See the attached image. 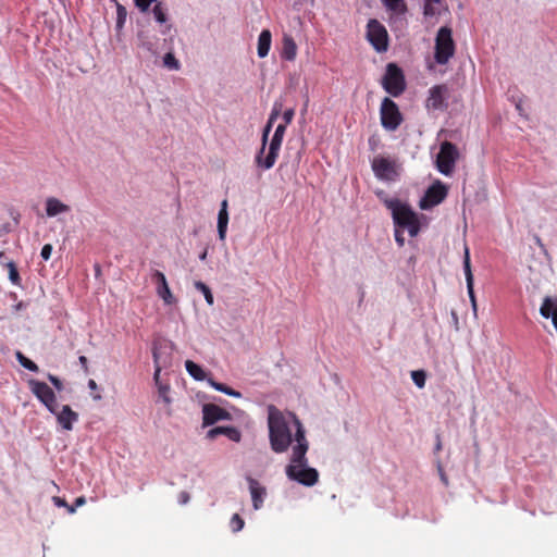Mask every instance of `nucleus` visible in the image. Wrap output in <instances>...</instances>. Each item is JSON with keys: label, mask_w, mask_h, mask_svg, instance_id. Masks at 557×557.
Instances as JSON below:
<instances>
[{"label": "nucleus", "mask_w": 557, "mask_h": 557, "mask_svg": "<svg viewBox=\"0 0 557 557\" xmlns=\"http://www.w3.org/2000/svg\"><path fill=\"white\" fill-rule=\"evenodd\" d=\"M28 387L30 392L37 397V399L51 412L57 413L58 401L57 396L52 388L45 382L30 379L28 381Z\"/></svg>", "instance_id": "1a4fd4ad"}, {"label": "nucleus", "mask_w": 557, "mask_h": 557, "mask_svg": "<svg viewBox=\"0 0 557 557\" xmlns=\"http://www.w3.org/2000/svg\"><path fill=\"white\" fill-rule=\"evenodd\" d=\"M230 525L233 532H239L244 528L245 521L238 513H234L231 518Z\"/></svg>", "instance_id": "72a5a7b5"}, {"label": "nucleus", "mask_w": 557, "mask_h": 557, "mask_svg": "<svg viewBox=\"0 0 557 557\" xmlns=\"http://www.w3.org/2000/svg\"><path fill=\"white\" fill-rule=\"evenodd\" d=\"M16 359L18 360L21 366H23L25 369L32 372H37L39 370L38 366L33 360L25 357L21 351L16 352Z\"/></svg>", "instance_id": "c85d7f7f"}, {"label": "nucleus", "mask_w": 557, "mask_h": 557, "mask_svg": "<svg viewBox=\"0 0 557 557\" xmlns=\"http://www.w3.org/2000/svg\"><path fill=\"white\" fill-rule=\"evenodd\" d=\"M79 364L82 366L85 372H88V359L85 356H81L78 358Z\"/></svg>", "instance_id": "49530a36"}, {"label": "nucleus", "mask_w": 557, "mask_h": 557, "mask_svg": "<svg viewBox=\"0 0 557 557\" xmlns=\"http://www.w3.org/2000/svg\"><path fill=\"white\" fill-rule=\"evenodd\" d=\"M294 116H295V110L293 108L287 109L283 113V121H284V123H282L281 125H285V127H287V125L292 123Z\"/></svg>", "instance_id": "ea45409f"}, {"label": "nucleus", "mask_w": 557, "mask_h": 557, "mask_svg": "<svg viewBox=\"0 0 557 557\" xmlns=\"http://www.w3.org/2000/svg\"><path fill=\"white\" fill-rule=\"evenodd\" d=\"M152 281L157 284V294L166 305H172L175 302V298L171 293V289L168 285L165 275L156 270L152 274Z\"/></svg>", "instance_id": "2eb2a0df"}, {"label": "nucleus", "mask_w": 557, "mask_h": 557, "mask_svg": "<svg viewBox=\"0 0 557 557\" xmlns=\"http://www.w3.org/2000/svg\"><path fill=\"white\" fill-rule=\"evenodd\" d=\"M70 210V206L63 203L55 197H48L46 199V214L49 218H53L62 213H67Z\"/></svg>", "instance_id": "aec40b11"}, {"label": "nucleus", "mask_w": 557, "mask_h": 557, "mask_svg": "<svg viewBox=\"0 0 557 557\" xmlns=\"http://www.w3.org/2000/svg\"><path fill=\"white\" fill-rule=\"evenodd\" d=\"M24 307L23 302H20L15 306L16 310H21Z\"/></svg>", "instance_id": "5fc2aeb1"}, {"label": "nucleus", "mask_w": 557, "mask_h": 557, "mask_svg": "<svg viewBox=\"0 0 557 557\" xmlns=\"http://www.w3.org/2000/svg\"><path fill=\"white\" fill-rule=\"evenodd\" d=\"M411 379L419 388H423L425 385L426 374L423 370H414L411 372Z\"/></svg>", "instance_id": "2f4dec72"}, {"label": "nucleus", "mask_w": 557, "mask_h": 557, "mask_svg": "<svg viewBox=\"0 0 557 557\" xmlns=\"http://www.w3.org/2000/svg\"><path fill=\"white\" fill-rule=\"evenodd\" d=\"M8 272H9V280L12 282V284L20 286L21 285V276L17 270L16 264L13 261H10L7 263Z\"/></svg>", "instance_id": "cd10ccee"}, {"label": "nucleus", "mask_w": 557, "mask_h": 557, "mask_svg": "<svg viewBox=\"0 0 557 557\" xmlns=\"http://www.w3.org/2000/svg\"><path fill=\"white\" fill-rule=\"evenodd\" d=\"M203 425H212L220 420H231V413L214 404H206L202 407Z\"/></svg>", "instance_id": "ddd939ff"}, {"label": "nucleus", "mask_w": 557, "mask_h": 557, "mask_svg": "<svg viewBox=\"0 0 557 557\" xmlns=\"http://www.w3.org/2000/svg\"><path fill=\"white\" fill-rule=\"evenodd\" d=\"M404 231L405 230L398 227L395 228V240L399 247H403L405 245V237L403 235Z\"/></svg>", "instance_id": "37998d69"}, {"label": "nucleus", "mask_w": 557, "mask_h": 557, "mask_svg": "<svg viewBox=\"0 0 557 557\" xmlns=\"http://www.w3.org/2000/svg\"><path fill=\"white\" fill-rule=\"evenodd\" d=\"M372 171L374 175L382 181H392L396 175L395 171V162L385 158L377 156L372 160L371 163Z\"/></svg>", "instance_id": "f8f14e48"}, {"label": "nucleus", "mask_w": 557, "mask_h": 557, "mask_svg": "<svg viewBox=\"0 0 557 557\" xmlns=\"http://www.w3.org/2000/svg\"><path fill=\"white\" fill-rule=\"evenodd\" d=\"M200 260H205L207 258V250H205L200 256Z\"/></svg>", "instance_id": "864d4df0"}, {"label": "nucleus", "mask_w": 557, "mask_h": 557, "mask_svg": "<svg viewBox=\"0 0 557 557\" xmlns=\"http://www.w3.org/2000/svg\"><path fill=\"white\" fill-rule=\"evenodd\" d=\"M456 50L453 30L448 26L438 29L435 38L434 59L437 64L444 65L454 57Z\"/></svg>", "instance_id": "20e7f679"}, {"label": "nucleus", "mask_w": 557, "mask_h": 557, "mask_svg": "<svg viewBox=\"0 0 557 557\" xmlns=\"http://www.w3.org/2000/svg\"><path fill=\"white\" fill-rule=\"evenodd\" d=\"M446 85H435L429 90L426 108L431 110H443L447 107L445 103L447 96Z\"/></svg>", "instance_id": "4468645a"}, {"label": "nucleus", "mask_w": 557, "mask_h": 557, "mask_svg": "<svg viewBox=\"0 0 557 557\" xmlns=\"http://www.w3.org/2000/svg\"><path fill=\"white\" fill-rule=\"evenodd\" d=\"M536 242H537L539 245L542 246L541 239L539 237H536Z\"/></svg>", "instance_id": "4d7b16f0"}, {"label": "nucleus", "mask_w": 557, "mask_h": 557, "mask_svg": "<svg viewBox=\"0 0 557 557\" xmlns=\"http://www.w3.org/2000/svg\"><path fill=\"white\" fill-rule=\"evenodd\" d=\"M436 2H431L429 0H425L423 13L425 16H434L436 14V10L434 8V4Z\"/></svg>", "instance_id": "58836bf2"}, {"label": "nucleus", "mask_w": 557, "mask_h": 557, "mask_svg": "<svg viewBox=\"0 0 557 557\" xmlns=\"http://www.w3.org/2000/svg\"><path fill=\"white\" fill-rule=\"evenodd\" d=\"M447 196V187L437 181L432 184L425 191L424 197L420 201L422 209H428L441 203Z\"/></svg>", "instance_id": "9b49d317"}, {"label": "nucleus", "mask_w": 557, "mask_h": 557, "mask_svg": "<svg viewBox=\"0 0 557 557\" xmlns=\"http://www.w3.org/2000/svg\"><path fill=\"white\" fill-rule=\"evenodd\" d=\"M209 383H210V385H211L214 389H216V391H219V392H222V393H224V394H226V395H228V396L236 397V398L242 397V394H240L239 392H237V391H235V389L231 388L230 386H227V385H225V384H223V383L215 382V381H213V380H209Z\"/></svg>", "instance_id": "bb28decb"}, {"label": "nucleus", "mask_w": 557, "mask_h": 557, "mask_svg": "<svg viewBox=\"0 0 557 557\" xmlns=\"http://www.w3.org/2000/svg\"><path fill=\"white\" fill-rule=\"evenodd\" d=\"M51 252H52V245L50 244H46L44 245V247L41 248V252H40V256L41 258L45 260V261H48L51 257Z\"/></svg>", "instance_id": "79ce46f5"}, {"label": "nucleus", "mask_w": 557, "mask_h": 557, "mask_svg": "<svg viewBox=\"0 0 557 557\" xmlns=\"http://www.w3.org/2000/svg\"><path fill=\"white\" fill-rule=\"evenodd\" d=\"M54 414L58 423L66 431H71L73 429V424L78 420V413L73 411L69 405H64L61 411L57 410V413Z\"/></svg>", "instance_id": "f3484780"}, {"label": "nucleus", "mask_w": 557, "mask_h": 557, "mask_svg": "<svg viewBox=\"0 0 557 557\" xmlns=\"http://www.w3.org/2000/svg\"><path fill=\"white\" fill-rule=\"evenodd\" d=\"M110 1L114 2L115 7H116V29L121 30L124 27L125 22H126L127 10L117 0H110Z\"/></svg>", "instance_id": "a878e982"}, {"label": "nucleus", "mask_w": 557, "mask_h": 557, "mask_svg": "<svg viewBox=\"0 0 557 557\" xmlns=\"http://www.w3.org/2000/svg\"><path fill=\"white\" fill-rule=\"evenodd\" d=\"M88 387L94 391V389L98 388V385H97L95 380H89L88 381Z\"/></svg>", "instance_id": "8fccbe9b"}, {"label": "nucleus", "mask_w": 557, "mask_h": 557, "mask_svg": "<svg viewBox=\"0 0 557 557\" xmlns=\"http://www.w3.org/2000/svg\"><path fill=\"white\" fill-rule=\"evenodd\" d=\"M65 508L67 509V512H69V513H74V512H75V510H76L75 505L70 506V505L67 504V507H65Z\"/></svg>", "instance_id": "603ef678"}, {"label": "nucleus", "mask_w": 557, "mask_h": 557, "mask_svg": "<svg viewBox=\"0 0 557 557\" xmlns=\"http://www.w3.org/2000/svg\"><path fill=\"white\" fill-rule=\"evenodd\" d=\"M53 503L58 507H67V503L64 498H61L59 496L53 497Z\"/></svg>", "instance_id": "a18cd8bd"}, {"label": "nucleus", "mask_w": 557, "mask_h": 557, "mask_svg": "<svg viewBox=\"0 0 557 557\" xmlns=\"http://www.w3.org/2000/svg\"><path fill=\"white\" fill-rule=\"evenodd\" d=\"M153 360H154V363H156V370H154V374H153V380H154L157 386H159L161 384L160 383L161 367L159 366L158 354H157L156 350H153Z\"/></svg>", "instance_id": "4c0bfd02"}, {"label": "nucleus", "mask_w": 557, "mask_h": 557, "mask_svg": "<svg viewBox=\"0 0 557 557\" xmlns=\"http://www.w3.org/2000/svg\"><path fill=\"white\" fill-rule=\"evenodd\" d=\"M309 449V443L306 438L305 430L300 425L297 429V444L293 446L289 463L285 468L287 478L305 486H313L319 481L317 469L308 466L306 457Z\"/></svg>", "instance_id": "f03ea898"}, {"label": "nucleus", "mask_w": 557, "mask_h": 557, "mask_svg": "<svg viewBox=\"0 0 557 557\" xmlns=\"http://www.w3.org/2000/svg\"><path fill=\"white\" fill-rule=\"evenodd\" d=\"M384 90L393 97L400 96L406 89L403 70L395 63H388L382 81Z\"/></svg>", "instance_id": "423d86ee"}, {"label": "nucleus", "mask_w": 557, "mask_h": 557, "mask_svg": "<svg viewBox=\"0 0 557 557\" xmlns=\"http://www.w3.org/2000/svg\"><path fill=\"white\" fill-rule=\"evenodd\" d=\"M159 396L162 398V400L166 404H171V398L169 396L170 393V386L165 384H160L158 386Z\"/></svg>", "instance_id": "f704fd0d"}, {"label": "nucleus", "mask_w": 557, "mask_h": 557, "mask_svg": "<svg viewBox=\"0 0 557 557\" xmlns=\"http://www.w3.org/2000/svg\"><path fill=\"white\" fill-rule=\"evenodd\" d=\"M367 38L377 52H385L388 48V34L384 25L377 20H370L367 25Z\"/></svg>", "instance_id": "9d476101"}, {"label": "nucleus", "mask_w": 557, "mask_h": 557, "mask_svg": "<svg viewBox=\"0 0 557 557\" xmlns=\"http://www.w3.org/2000/svg\"><path fill=\"white\" fill-rule=\"evenodd\" d=\"M228 224V212H227V200L224 199L221 202V208L218 214V234L221 240H224L226 237Z\"/></svg>", "instance_id": "4be33fe9"}, {"label": "nucleus", "mask_w": 557, "mask_h": 557, "mask_svg": "<svg viewBox=\"0 0 557 557\" xmlns=\"http://www.w3.org/2000/svg\"><path fill=\"white\" fill-rule=\"evenodd\" d=\"M297 55V45L290 35H284L282 40L281 57L287 61H294Z\"/></svg>", "instance_id": "412c9836"}, {"label": "nucleus", "mask_w": 557, "mask_h": 557, "mask_svg": "<svg viewBox=\"0 0 557 557\" xmlns=\"http://www.w3.org/2000/svg\"><path fill=\"white\" fill-rule=\"evenodd\" d=\"M185 368H186V371L188 372V374L190 376H193L195 380H197V381L205 380L206 373H205L203 369L200 366H198L197 363H195L194 361L186 360Z\"/></svg>", "instance_id": "b1692460"}, {"label": "nucleus", "mask_w": 557, "mask_h": 557, "mask_svg": "<svg viewBox=\"0 0 557 557\" xmlns=\"http://www.w3.org/2000/svg\"><path fill=\"white\" fill-rule=\"evenodd\" d=\"M100 398H101V396H100V395H95V396H94V399H96V400H99Z\"/></svg>", "instance_id": "6e6d98bb"}, {"label": "nucleus", "mask_w": 557, "mask_h": 557, "mask_svg": "<svg viewBox=\"0 0 557 557\" xmlns=\"http://www.w3.org/2000/svg\"><path fill=\"white\" fill-rule=\"evenodd\" d=\"M438 473H440V476H441V481L444 483V485H448V478L443 469V467L441 465H438Z\"/></svg>", "instance_id": "c03bdc74"}, {"label": "nucleus", "mask_w": 557, "mask_h": 557, "mask_svg": "<svg viewBox=\"0 0 557 557\" xmlns=\"http://www.w3.org/2000/svg\"><path fill=\"white\" fill-rule=\"evenodd\" d=\"M281 110H282V103L275 102L273 106L272 112L269 116V120H268L270 122V124H273L274 121L278 117Z\"/></svg>", "instance_id": "e433bc0d"}, {"label": "nucleus", "mask_w": 557, "mask_h": 557, "mask_svg": "<svg viewBox=\"0 0 557 557\" xmlns=\"http://www.w3.org/2000/svg\"><path fill=\"white\" fill-rule=\"evenodd\" d=\"M272 35L269 29H263L258 38V57L265 58L270 51Z\"/></svg>", "instance_id": "5701e85b"}, {"label": "nucleus", "mask_w": 557, "mask_h": 557, "mask_svg": "<svg viewBox=\"0 0 557 557\" xmlns=\"http://www.w3.org/2000/svg\"><path fill=\"white\" fill-rule=\"evenodd\" d=\"M219 435H224L233 442H240L242 433L235 426H215L208 431L207 437L210 440L216 438Z\"/></svg>", "instance_id": "a211bd4d"}, {"label": "nucleus", "mask_w": 557, "mask_h": 557, "mask_svg": "<svg viewBox=\"0 0 557 557\" xmlns=\"http://www.w3.org/2000/svg\"><path fill=\"white\" fill-rule=\"evenodd\" d=\"M385 207L391 210L395 227L407 230L411 237L420 232V221L418 214L407 203L394 198L383 200Z\"/></svg>", "instance_id": "7ed1b4c3"}, {"label": "nucleus", "mask_w": 557, "mask_h": 557, "mask_svg": "<svg viewBox=\"0 0 557 557\" xmlns=\"http://www.w3.org/2000/svg\"><path fill=\"white\" fill-rule=\"evenodd\" d=\"M381 124L386 131H396L404 121L397 103L385 97L380 107Z\"/></svg>", "instance_id": "0eeeda50"}, {"label": "nucleus", "mask_w": 557, "mask_h": 557, "mask_svg": "<svg viewBox=\"0 0 557 557\" xmlns=\"http://www.w3.org/2000/svg\"><path fill=\"white\" fill-rule=\"evenodd\" d=\"M163 64L170 70H178L180 69V62L174 57L173 53L169 52L163 58Z\"/></svg>", "instance_id": "473e14b6"}, {"label": "nucleus", "mask_w": 557, "mask_h": 557, "mask_svg": "<svg viewBox=\"0 0 557 557\" xmlns=\"http://www.w3.org/2000/svg\"><path fill=\"white\" fill-rule=\"evenodd\" d=\"M285 132V125H277L271 138L268 154L263 157L264 153H260V151L257 153L255 159L257 166L263 170H270L273 168L278 157Z\"/></svg>", "instance_id": "39448f33"}, {"label": "nucleus", "mask_w": 557, "mask_h": 557, "mask_svg": "<svg viewBox=\"0 0 557 557\" xmlns=\"http://www.w3.org/2000/svg\"><path fill=\"white\" fill-rule=\"evenodd\" d=\"M48 379L57 391L61 392L63 389V383L58 376L53 374H48Z\"/></svg>", "instance_id": "a19ab883"}, {"label": "nucleus", "mask_w": 557, "mask_h": 557, "mask_svg": "<svg viewBox=\"0 0 557 557\" xmlns=\"http://www.w3.org/2000/svg\"><path fill=\"white\" fill-rule=\"evenodd\" d=\"M441 449H442V442H441L440 436H437V443H436V446H435V450L440 451Z\"/></svg>", "instance_id": "3c124183"}, {"label": "nucleus", "mask_w": 557, "mask_h": 557, "mask_svg": "<svg viewBox=\"0 0 557 557\" xmlns=\"http://www.w3.org/2000/svg\"><path fill=\"white\" fill-rule=\"evenodd\" d=\"M463 270H465V275H466L469 298H470L473 311L476 312V299H475L474 289H473V274L471 271L469 249L467 247L465 249Z\"/></svg>", "instance_id": "dca6fc26"}, {"label": "nucleus", "mask_w": 557, "mask_h": 557, "mask_svg": "<svg viewBox=\"0 0 557 557\" xmlns=\"http://www.w3.org/2000/svg\"><path fill=\"white\" fill-rule=\"evenodd\" d=\"M249 490L252 499V506L256 510L260 509L263 505L265 488L255 479L248 478Z\"/></svg>", "instance_id": "6ab92c4d"}, {"label": "nucleus", "mask_w": 557, "mask_h": 557, "mask_svg": "<svg viewBox=\"0 0 557 557\" xmlns=\"http://www.w3.org/2000/svg\"><path fill=\"white\" fill-rule=\"evenodd\" d=\"M195 288L199 292H201L206 298V301L209 304V305H213V295L211 293V289L209 288V286L207 284H205L203 282L201 281H197L195 282Z\"/></svg>", "instance_id": "c756f323"}, {"label": "nucleus", "mask_w": 557, "mask_h": 557, "mask_svg": "<svg viewBox=\"0 0 557 557\" xmlns=\"http://www.w3.org/2000/svg\"><path fill=\"white\" fill-rule=\"evenodd\" d=\"M388 11L397 14H404L407 11L405 0H381Z\"/></svg>", "instance_id": "393cba45"}, {"label": "nucleus", "mask_w": 557, "mask_h": 557, "mask_svg": "<svg viewBox=\"0 0 557 557\" xmlns=\"http://www.w3.org/2000/svg\"><path fill=\"white\" fill-rule=\"evenodd\" d=\"M189 499V495L186 492L181 493V503L186 504Z\"/></svg>", "instance_id": "09e8293b"}, {"label": "nucleus", "mask_w": 557, "mask_h": 557, "mask_svg": "<svg viewBox=\"0 0 557 557\" xmlns=\"http://www.w3.org/2000/svg\"><path fill=\"white\" fill-rule=\"evenodd\" d=\"M302 423L294 413L284 414L274 406L268 409V426L271 449L276 454L285 453L293 442V431H295V442L297 443V429Z\"/></svg>", "instance_id": "f257e3e1"}, {"label": "nucleus", "mask_w": 557, "mask_h": 557, "mask_svg": "<svg viewBox=\"0 0 557 557\" xmlns=\"http://www.w3.org/2000/svg\"><path fill=\"white\" fill-rule=\"evenodd\" d=\"M272 126H273V124H270L269 121H268L267 125L264 126V129H263V133H262V139H261L260 153H264V151H265V147H267V143H268V137H269V134H270V131H271Z\"/></svg>", "instance_id": "c9c22d12"}, {"label": "nucleus", "mask_w": 557, "mask_h": 557, "mask_svg": "<svg viewBox=\"0 0 557 557\" xmlns=\"http://www.w3.org/2000/svg\"><path fill=\"white\" fill-rule=\"evenodd\" d=\"M152 13L158 23L163 24L166 22L168 16H166V12H165V9L163 8L162 3H160V2L156 3V5L152 9Z\"/></svg>", "instance_id": "7c9ffc66"}, {"label": "nucleus", "mask_w": 557, "mask_h": 557, "mask_svg": "<svg viewBox=\"0 0 557 557\" xmlns=\"http://www.w3.org/2000/svg\"><path fill=\"white\" fill-rule=\"evenodd\" d=\"M85 503H86L85 497H84V496H81V497H77V498L75 499L74 505H75V507H79V506H83Z\"/></svg>", "instance_id": "de8ad7c7"}, {"label": "nucleus", "mask_w": 557, "mask_h": 557, "mask_svg": "<svg viewBox=\"0 0 557 557\" xmlns=\"http://www.w3.org/2000/svg\"><path fill=\"white\" fill-rule=\"evenodd\" d=\"M459 158V151L456 145L450 141H444L441 144L440 152L436 157V166L437 170L445 175H449L454 168L455 163Z\"/></svg>", "instance_id": "6e6552de"}]
</instances>
